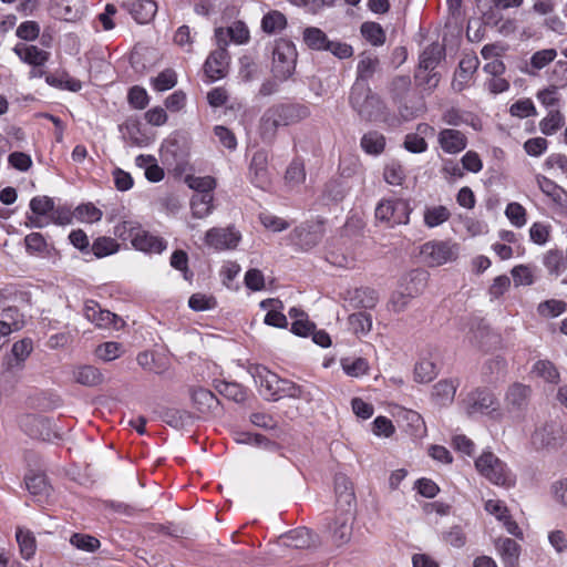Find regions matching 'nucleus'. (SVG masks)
I'll list each match as a JSON object with an SVG mask.
<instances>
[{"instance_id":"obj_28","label":"nucleus","mask_w":567,"mask_h":567,"mask_svg":"<svg viewBox=\"0 0 567 567\" xmlns=\"http://www.w3.org/2000/svg\"><path fill=\"white\" fill-rule=\"evenodd\" d=\"M45 83L54 89L79 92L82 90V82L69 74L65 70L45 75Z\"/></svg>"},{"instance_id":"obj_32","label":"nucleus","mask_w":567,"mask_h":567,"mask_svg":"<svg viewBox=\"0 0 567 567\" xmlns=\"http://www.w3.org/2000/svg\"><path fill=\"white\" fill-rule=\"evenodd\" d=\"M543 265L549 276L560 277L567 270V260L558 249L548 250L543 257Z\"/></svg>"},{"instance_id":"obj_59","label":"nucleus","mask_w":567,"mask_h":567,"mask_svg":"<svg viewBox=\"0 0 567 567\" xmlns=\"http://www.w3.org/2000/svg\"><path fill=\"white\" fill-rule=\"evenodd\" d=\"M505 215L511 224L517 228H522L527 223L526 209L519 203L512 202L507 204Z\"/></svg>"},{"instance_id":"obj_40","label":"nucleus","mask_w":567,"mask_h":567,"mask_svg":"<svg viewBox=\"0 0 567 567\" xmlns=\"http://www.w3.org/2000/svg\"><path fill=\"white\" fill-rule=\"evenodd\" d=\"M287 24L286 16L277 10L266 13L261 19V30L269 35L280 33Z\"/></svg>"},{"instance_id":"obj_6","label":"nucleus","mask_w":567,"mask_h":567,"mask_svg":"<svg viewBox=\"0 0 567 567\" xmlns=\"http://www.w3.org/2000/svg\"><path fill=\"white\" fill-rule=\"evenodd\" d=\"M224 34L223 29H216L215 35L219 48L210 52L204 63V73L208 83L224 79L228 73L230 56L225 48L227 42L224 40Z\"/></svg>"},{"instance_id":"obj_22","label":"nucleus","mask_w":567,"mask_h":567,"mask_svg":"<svg viewBox=\"0 0 567 567\" xmlns=\"http://www.w3.org/2000/svg\"><path fill=\"white\" fill-rule=\"evenodd\" d=\"M321 233L313 227L299 226L289 235L290 243L301 250H309L317 246L321 240Z\"/></svg>"},{"instance_id":"obj_37","label":"nucleus","mask_w":567,"mask_h":567,"mask_svg":"<svg viewBox=\"0 0 567 567\" xmlns=\"http://www.w3.org/2000/svg\"><path fill=\"white\" fill-rule=\"evenodd\" d=\"M372 94V91L369 86V83H364L363 81H355L351 87L350 92V104L352 109L357 113H365L369 114L367 109L363 107V103L370 95Z\"/></svg>"},{"instance_id":"obj_14","label":"nucleus","mask_w":567,"mask_h":567,"mask_svg":"<svg viewBox=\"0 0 567 567\" xmlns=\"http://www.w3.org/2000/svg\"><path fill=\"white\" fill-rule=\"evenodd\" d=\"M240 239V233L234 227H213L205 235V244L218 251L235 249Z\"/></svg>"},{"instance_id":"obj_53","label":"nucleus","mask_w":567,"mask_h":567,"mask_svg":"<svg viewBox=\"0 0 567 567\" xmlns=\"http://www.w3.org/2000/svg\"><path fill=\"white\" fill-rule=\"evenodd\" d=\"M379 65V60L373 55H364L362 56L357 65V79L355 81H363L364 83H369V80L374 74L377 68Z\"/></svg>"},{"instance_id":"obj_25","label":"nucleus","mask_w":567,"mask_h":567,"mask_svg":"<svg viewBox=\"0 0 567 567\" xmlns=\"http://www.w3.org/2000/svg\"><path fill=\"white\" fill-rule=\"evenodd\" d=\"M268 155L264 150L254 153L249 175L251 183L257 187H265L268 184Z\"/></svg>"},{"instance_id":"obj_33","label":"nucleus","mask_w":567,"mask_h":567,"mask_svg":"<svg viewBox=\"0 0 567 567\" xmlns=\"http://www.w3.org/2000/svg\"><path fill=\"white\" fill-rule=\"evenodd\" d=\"M386 141L382 133L369 131L361 137L360 146L362 151L372 156L381 155L385 150Z\"/></svg>"},{"instance_id":"obj_52","label":"nucleus","mask_w":567,"mask_h":567,"mask_svg":"<svg viewBox=\"0 0 567 567\" xmlns=\"http://www.w3.org/2000/svg\"><path fill=\"white\" fill-rule=\"evenodd\" d=\"M567 310V303L560 299H548L537 306V313L544 318H556Z\"/></svg>"},{"instance_id":"obj_20","label":"nucleus","mask_w":567,"mask_h":567,"mask_svg":"<svg viewBox=\"0 0 567 567\" xmlns=\"http://www.w3.org/2000/svg\"><path fill=\"white\" fill-rule=\"evenodd\" d=\"M192 401L197 411L203 415H216L220 411L219 400L210 390L205 388L193 390Z\"/></svg>"},{"instance_id":"obj_24","label":"nucleus","mask_w":567,"mask_h":567,"mask_svg":"<svg viewBox=\"0 0 567 567\" xmlns=\"http://www.w3.org/2000/svg\"><path fill=\"white\" fill-rule=\"evenodd\" d=\"M13 52L23 63L32 65L33 68L43 66L50 58L48 51L37 45H28L24 43H17L13 47Z\"/></svg>"},{"instance_id":"obj_54","label":"nucleus","mask_w":567,"mask_h":567,"mask_svg":"<svg viewBox=\"0 0 567 567\" xmlns=\"http://www.w3.org/2000/svg\"><path fill=\"white\" fill-rule=\"evenodd\" d=\"M177 84V74L173 69H165L152 79V86L155 91L164 92Z\"/></svg>"},{"instance_id":"obj_19","label":"nucleus","mask_w":567,"mask_h":567,"mask_svg":"<svg viewBox=\"0 0 567 567\" xmlns=\"http://www.w3.org/2000/svg\"><path fill=\"white\" fill-rule=\"evenodd\" d=\"M132 246L145 254H162L167 248V243L164 238L152 235L141 227L133 237Z\"/></svg>"},{"instance_id":"obj_60","label":"nucleus","mask_w":567,"mask_h":567,"mask_svg":"<svg viewBox=\"0 0 567 567\" xmlns=\"http://www.w3.org/2000/svg\"><path fill=\"white\" fill-rule=\"evenodd\" d=\"M70 543L78 549L87 553H93L100 547V540L96 537L81 533L73 534Z\"/></svg>"},{"instance_id":"obj_42","label":"nucleus","mask_w":567,"mask_h":567,"mask_svg":"<svg viewBox=\"0 0 567 567\" xmlns=\"http://www.w3.org/2000/svg\"><path fill=\"white\" fill-rule=\"evenodd\" d=\"M215 389L220 395L236 403H241L247 398L245 388L237 382L218 381Z\"/></svg>"},{"instance_id":"obj_15","label":"nucleus","mask_w":567,"mask_h":567,"mask_svg":"<svg viewBox=\"0 0 567 567\" xmlns=\"http://www.w3.org/2000/svg\"><path fill=\"white\" fill-rule=\"evenodd\" d=\"M84 0H51L50 11L53 18L75 22L85 14Z\"/></svg>"},{"instance_id":"obj_47","label":"nucleus","mask_w":567,"mask_h":567,"mask_svg":"<svg viewBox=\"0 0 567 567\" xmlns=\"http://www.w3.org/2000/svg\"><path fill=\"white\" fill-rule=\"evenodd\" d=\"M118 243L111 237H97L91 245L90 254L92 252L96 258H104L114 255L118 251Z\"/></svg>"},{"instance_id":"obj_48","label":"nucleus","mask_w":567,"mask_h":567,"mask_svg":"<svg viewBox=\"0 0 567 567\" xmlns=\"http://www.w3.org/2000/svg\"><path fill=\"white\" fill-rule=\"evenodd\" d=\"M213 195H193L190 199V209L195 218H205L214 209Z\"/></svg>"},{"instance_id":"obj_64","label":"nucleus","mask_w":567,"mask_h":567,"mask_svg":"<svg viewBox=\"0 0 567 567\" xmlns=\"http://www.w3.org/2000/svg\"><path fill=\"white\" fill-rule=\"evenodd\" d=\"M40 24L37 21L28 20L19 24L16 30V35L23 41H34L40 34Z\"/></svg>"},{"instance_id":"obj_50","label":"nucleus","mask_w":567,"mask_h":567,"mask_svg":"<svg viewBox=\"0 0 567 567\" xmlns=\"http://www.w3.org/2000/svg\"><path fill=\"white\" fill-rule=\"evenodd\" d=\"M235 441L239 444H247L264 447L267 450H274L277 447V444L270 441L262 434L250 433V432H239L235 435Z\"/></svg>"},{"instance_id":"obj_9","label":"nucleus","mask_w":567,"mask_h":567,"mask_svg":"<svg viewBox=\"0 0 567 567\" xmlns=\"http://www.w3.org/2000/svg\"><path fill=\"white\" fill-rule=\"evenodd\" d=\"M412 209L410 204L401 198L381 200L375 208V218L388 223L391 227L408 224Z\"/></svg>"},{"instance_id":"obj_21","label":"nucleus","mask_w":567,"mask_h":567,"mask_svg":"<svg viewBox=\"0 0 567 567\" xmlns=\"http://www.w3.org/2000/svg\"><path fill=\"white\" fill-rule=\"evenodd\" d=\"M334 491L339 511H353L355 495L350 480L342 474L334 476Z\"/></svg>"},{"instance_id":"obj_39","label":"nucleus","mask_w":567,"mask_h":567,"mask_svg":"<svg viewBox=\"0 0 567 567\" xmlns=\"http://www.w3.org/2000/svg\"><path fill=\"white\" fill-rule=\"evenodd\" d=\"M450 217L451 212L443 205L426 206L423 212V221L429 228L441 226L447 221Z\"/></svg>"},{"instance_id":"obj_8","label":"nucleus","mask_w":567,"mask_h":567,"mask_svg":"<svg viewBox=\"0 0 567 567\" xmlns=\"http://www.w3.org/2000/svg\"><path fill=\"white\" fill-rule=\"evenodd\" d=\"M421 257L430 267H437L457 258L458 246L449 240H432L421 247Z\"/></svg>"},{"instance_id":"obj_11","label":"nucleus","mask_w":567,"mask_h":567,"mask_svg":"<svg viewBox=\"0 0 567 567\" xmlns=\"http://www.w3.org/2000/svg\"><path fill=\"white\" fill-rule=\"evenodd\" d=\"M532 394L533 389L530 385L520 382L511 384L504 395L507 412L518 417H524L527 412Z\"/></svg>"},{"instance_id":"obj_34","label":"nucleus","mask_w":567,"mask_h":567,"mask_svg":"<svg viewBox=\"0 0 567 567\" xmlns=\"http://www.w3.org/2000/svg\"><path fill=\"white\" fill-rule=\"evenodd\" d=\"M480 64L477 56H465L460 61L458 70L453 82L457 91H462Z\"/></svg>"},{"instance_id":"obj_46","label":"nucleus","mask_w":567,"mask_h":567,"mask_svg":"<svg viewBox=\"0 0 567 567\" xmlns=\"http://www.w3.org/2000/svg\"><path fill=\"white\" fill-rule=\"evenodd\" d=\"M439 373L436 364L427 358L420 359L414 367V380L419 383L431 382Z\"/></svg>"},{"instance_id":"obj_26","label":"nucleus","mask_w":567,"mask_h":567,"mask_svg":"<svg viewBox=\"0 0 567 567\" xmlns=\"http://www.w3.org/2000/svg\"><path fill=\"white\" fill-rule=\"evenodd\" d=\"M83 313L84 317L97 328H109L116 319L115 313L110 310L102 309L101 306L93 300L85 302Z\"/></svg>"},{"instance_id":"obj_1","label":"nucleus","mask_w":567,"mask_h":567,"mask_svg":"<svg viewBox=\"0 0 567 567\" xmlns=\"http://www.w3.org/2000/svg\"><path fill=\"white\" fill-rule=\"evenodd\" d=\"M252 377L258 385L259 393L267 401L277 402L289 398L309 403L313 400L310 389L291 380L280 378L264 365H257L254 369Z\"/></svg>"},{"instance_id":"obj_23","label":"nucleus","mask_w":567,"mask_h":567,"mask_svg":"<svg viewBox=\"0 0 567 567\" xmlns=\"http://www.w3.org/2000/svg\"><path fill=\"white\" fill-rule=\"evenodd\" d=\"M124 7L140 24L150 23L157 12V3L154 0H133L125 3Z\"/></svg>"},{"instance_id":"obj_38","label":"nucleus","mask_w":567,"mask_h":567,"mask_svg":"<svg viewBox=\"0 0 567 567\" xmlns=\"http://www.w3.org/2000/svg\"><path fill=\"white\" fill-rule=\"evenodd\" d=\"M74 380L85 386H96L103 382V374L93 365H82L73 371Z\"/></svg>"},{"instance_id":"obj_17","label":"nucleus","mask_w":567,"mask_h":567,"mask_svg":"<svg viewBox=\"0 0 567 567\" xmlns=\"http://www.w3.org/2000/svg\"><path fill=\"white\" fill-rule=\"evenodd\" d=\"M460 380L456 378L442 379L431 390V401L437 406H449L453 403Z\"/></svg>"},{"instance_id":"obj_29","label":"nucleus","mask_w":567,"mask_h":567,"mask_svg":"<svg viewBox=\"0 0 567 567\" xmlns=\"http://www.w3.org/2000/svg\"><path fill=\"white\" fill-rule=\"evenodd\" d=\"M445 50L444 48L434 42L427 45L422 53L420 54L419 59V69L420 71L424 72H432L436 69L440 61L444 58Z\"/></svg>"},{"instance_id":"obj_4","label":"nucleus","mask_w":567,"mask_h":567,"mask_svg":"<svg viewBox=\"0 0 567 567\" xmlns=\"http://www.w3.org/2000/svg\"><path fill=\"white\" fill-rule=\"evenodd\" d=\"M464 409L468 416L487 415L493 420H501L503 416L498 399L488 388L471 391L464 400Z\"/></svg>"},{"instance_id":"obj_36","label":"nucleus","mask_w":567,"mask_h":567,"mask_svg":"<svg viewBox=\"0 0 567 567\" xmlns=\"http://www.w3.org/2000/svg\"><path fill=\"white\" fill-rule=\"evenodd\" d=\"M532 373L550 384H557L560 381L557 367L547 359L537 360L532 367Z\"/></svg>"},{"instance_id":"obj_13","label":"nucleus","mask_w":567,"mask_h":567,"mask_svg":"<svg viewBox=\"0 0 567 567\" xmlns=\"http://www.w3.org/2000/svg\"><path fill=\"white\" fill-rule=\"evenodd\" d=\"M31 214L27 215V226L44 228L51 224L50 215L54 208V200L49 196H35L29 203Z\"/></svg>"},{"instance_id":"obj_16","label":"nucleus","mask_w":567,"mask_h":567,"mask_svg":"<svg viewBox=\"0 0 567 567\" xmlns=\"http://www.w3.org/2000/svg\"><path fill=\"white\" fill-rule=\"evenodd\" d=\"M437 143L446 154L455 155L467 147L466 135L455 128H443L437 133Z\"/></svg>"},{"instance_id":"obj_35","label":"nucleus","mask_w":567,"mask_h":567,"mask_svg":"<svg viewBox=\"0 0 567 567\" xmlns=\"http://www.w3.org/2000/svg\"><path fill=\"white\" fill-rule=\"evenodd\" d=\"M302 42L312 51H326L329 38L318 27H307L302 31Z\"/></svg>"},{"instance_id":"obj_41","label":"nucleus","mask_w":567,"mask_h":567,"mask_svg":"<svg viewBox=\"0 0 567 567\" xmlns=\"http://www.w3.org/2000/svg\"><path fill=\"white\" fill-rule=\"evenodd\" d=\"M496 548L505 565L514 566L517 563L520 546L516 540L512 538L499 539L496 544Z\"/></svg>"},{"instance_id":"obj_55","label":"nucleus","mask_w":567,"mask_h":567,"mask_svg":"<svg viewBox=\"0 0 567 567\" xmlns=\"http://www.w3.org/2000/svg\"><path fill=\"white\" fill-rule=\"evenodd\" d=\"M122 354V344L115 341H107L99 344L95 349V355L102 361L110 362Z\"/></svg>"},{"instance_id":"obj_63","label":"nucleus","mask_w":567,"mask_h":567,"mask_svg":"<svg viewBox=\"0 0 567 567\" xmlns=\"http://www.w3.org/2000/svg\"><path fill=\"white\" fill-rule=\"evenodd\" d=\"M128 104L136 110H144L150 103L147 91L140 85H134L127 93Z\"/></svg>"},{"instance_id":"obj_31","label":"nucleus","mask_w":567,"mask_h":567,"mask_svg":"<svg viewBox=\"0 0 567 567\" xmlns=\"http://www.w3.org/2000/svg\"><path fill=\"white\" fill-rule=\"evenodd\" d=\"M442 120L450 126H461L463 124L472 126L474 130L480 128V121L472 113L451 107L444 111Z\"/></svg>"},{"instance_id":"obj_2","label":"nucleus","mask_w":567,"mask_h":567,"mask_svg":"<svg viewBox=\"0 0 567 567\" xmlns=\"http://www.w3.org/2000/svg\"><path fill=\"white\" fill-rule=\"evenodd\" d=\"M310 110L300 103H277L269 106L260 117L258 132L265 143L276 138L281 126H289L309 117Z\"/></svg>"},{"instance_id":"obj_51","label":"nucleus","mask_w":567,"mask_h":567,"mask_svg":"<svg viewBox=\"0 0 567 567\" xmlns=\"http://www.w3.org/2000/svg\"><path fill=\"white\" fill-rule=\"evenodd\" d=\"M564 124V116L559 110H549L547 115L539 122V130L544 135L555 134Z\"/></svg>"},{"instance_id":"obj_12","label":"nucleus","mask_w":567,"mask_h":567,"mask_svg":"<svg viewBox=\"0 0 567 567\" xmlns=\"http://www.w3.org/2000/svg\"><path fill=\"white\" fill-rule=\"evenodd\" d=\"M317 535L307 527H298L279 536L276 546L282 549H306L316 545ZM272 551L285 555L284 550Z\"/></svg>"},{"instance_id":"obj_10","label":"nucleus","mask_w":567,"mask_h":567,"mask_svg":"<svg viewBox=\"0 0 567 567\" xmlns=\"http://www.w3.org/2000/svg\"><path fill=\"white\" fill-rule=\"evenodd\" d=\"M530 442L536 450H557L564 445L563 426L557 422H547L535 429Z\"/></svg>"},{"instance_id":"obj_44","label":"nucleus","mask_w":567,"mask_h":567,"mask_svg":"<svg viewBox=\"0 0 567 567\" xmlns=\"http://www.w3.org/2000/svg\"><path fill=\"white\" fill-rule=\"evenodd\" d=\"M362 37L373 47L383 45L385 42V32L380 23L367 21L360 28Z\"/></svg>"},{"instance_id":"obj_45","label":"nucleus","mask_w":567,"mask_h":567,"mask_svg":"<svg viewBox=\"0 0 567 567\" xmlns=\"http://www.w3.org/2000/svg\"><path fill=\"white\" fill-rule=\"evenodd\" d=\"M25 487L29 493L37 497L48 496L50 493V485L44 474H28L24 478Z\"/></svg>"},{"instance_id":"obj_27","label":"nucleus","mask_w":567,"mask_h":567,"mask_svg":"<svg viewBox=\"0 0 567 567\" xmlns=\"http://www.w3.org/2000/svg\"><path fill=\"white\" fill-rule=\"evenodd\" d=\"M537 185L542 193L553 200L559 207H567V192L557 185L554 181L544 175H538Z\"/></svg>"},{"instance_id":"obj_61","label":"nucleus","mask_w":567,"mask_h":567,"mask_svg":"<svg viewBox=\"0 0 567 567\" xmlns=\"http://www.w3.org/2000/svg\"><path fill=\"white\" fill-rule=\"evenodd\" d=\"M509 113L512 116L518 118H526L537 115L536 107L530 99H520L513 103L509 107Z\"/></svg>"},{"instance_id":"obj_49","label":"nucleus","mask_w":567,"mask_h":567,"mask_svg":"<svg viewBox=\"0 0 567 567\" xmlns=\"http://www.w3.org/2000/svg\"><path fill=\"white\" fill-rule=\"evenodd\" d=\"M340 364L343 372L352 378H360L370 369L369 362L364 358H342Z\"/></svg>"},{"instance_id":"obj_30","label":"nucleus","mask_w":567,"mask_h":567,"mask_svg":"<svg viewBox=\"0 0 567 567\" xmlns=\"http://www.w3.org/2000/svg\"><path fill=\"white\" fill-rule=\"evenodd\" d=\"M135 165L144 169L145 178L151 183L161 182L164 176V169L158 165L153 155L140 154L135 157Z\"/></svg>"},{"instance_id":"obj_43","label":"nucleus","mask_w":567,"mask_h":567,"mask_svg":"<svg viewBox=\"0 0 567 567\" xmlns=\"http://www.w3.org/2000/svg\"><path fill=\"white\" fill-rule=\"evenodd\" d=\"M16 539L19 545L20 553L24 559H30L37 550V542L33 533L29 529L18 527L16 530Z\"/></svg>"},{"instance_id":"obj_56","label":"nucleus","mask_w":567,"mask_h":567,"mask_svg":"<svg viewBox=\"0 0 567 567\" xmlns=\"http://www.w3.org/2000/svg\"><path fill=\"white\" fill-rule=\"evenodd\" d=\"M536 97L538 102L549 110H558L560 95L556 86H549L537 92Z\"/></svg>"},{"instance_id":"obj_57","label":"nucleus","mask_w":567,"mask_h":567,"mask_svg":"<svg viewBox=\"0 0 567 567\" xmlns=\"http://www.w3.org/2000/svg\"><path fill=\"white\" fill-rule=\"evenodd\" d=\"M507 367V362L505 358L501 355H496L492 359H488L482 368V373L486 378V380L492 381L494 377L504 373Z\"/></svg>"},{"instance_id":"obj_5","label":"nucleus","mask_w":567,"mask_h":567,"mask_svg":"<svg viewBox=\"0 0 567 567\" xmlns=\"http://www.w3.org/2000/svg\"><path fill=\"white\" fill-rule=\"evenodd\" d=\"M298 52L295 43L285 38L275 40L272 49V73L276 79L286 81L296 69Z\"/></svg>"},{"instance_id":"obj_7","label":"nucleus","mask_w":567,"mask_h":567,"mask_svg":"<svg viewBox=\"0 0 567 567\" xmlns=\"http://www.w3.org/2000/svg\"><path fill=\"white\" fill-rule=\"evenodd\" d=\"M21 430L31 439L53 442L61 439L55 423L43 415L25 414L20 417Z\"/></svg>"},{"instance_id":"obj_3","label":"nucleus","mask_w":567,"mask_h":567,"mask_svg":"<svg viewBox=\"0 0 567 567\" xmlns=\"http://www.w3.org/2000/svg\"><path fill=\"white\" fill-rule=\"evenodd\" d=\"M477 472L492 484L511 488L516 484V475L505 462L498 458L493 452H483L475 460Z\"/></svg>"},{"instance_id":"obj_58","label":"nucleus","mask_w":567,"mask_h":567,"mask_svg":"<svg viewBox=\"0 0 567 567\" xmlns=\"http://www.w3.org/2000/svg\"><path fill=\"white\" fill-rule=\"evenodd\" d=\"M171 266L181 271L185 280L190 281L194 274L188 268V255L186 251L178 249L175 250L169 260Z\"/></svg>"},{"instance_id":"obj_18","label":"nucleus","mask_w":567,"mask_h":567,"mask_svg":"<svg viewBox=\"0 0 567 567\" xmlns=\"http://www.w3.org/2000/svg\"><path fill=\"white\" fill-rule=\"evenodd\" d=\"M353 518V511H340V515L333 520L330 533L332 542L337 546H342L351 539Z\"/></svg>"},{"instance_id":"obj_62","label":"nucleus","mask_w":567,"mask_h":567,"mask_svg":"<svg viewBox=\"0 0 567 567\" xmlns=\"http://www.w3.org/2000/svg\"><path fill=\"white\" fill-rule=\"evenodd\" d=\"M188 186L196 192L195 195H213L216 187V181L212 176L189 177Z\"/></svg>"}]
</instances>
